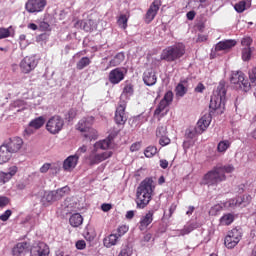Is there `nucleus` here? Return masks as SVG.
<instances>
[{
    "label": "nucleus",
    "instance_id": "obj_1",
    "mask_svg": "<svg viewBox=\"0 0 256 256\" xmlns=\"http://www.w3.org/2000/svg\"><path fill=\"white\" fill-rule=\"evenodd\" d=\"M154 189L153 178H146L140 183L136 191L135 202L137 209H145L151 203Z\"/></svg>",
    "mask_w": 256,
    "mask_h": 256
},
{
    "label": "nucleus",
    "instance_id": "obj_2",
    "mask_svg": "<svg viewBox=\"0 0 256 256\" xmlns=\"http://www.w3.org/2000/svg\"><path fill=\"white\" fill-rule=\"evenodd\" d=\"M113 142V137L108 136L104 140H100L94 144V149L92 153L89 155L88 160L90 165H99V163H103V161H107L110 157H113V152L106 151L102 153H97L99 149L105 151L111 147V143Z\"/></svg>",
    "mask_w": 256,
    "mask_h": 256
},
{
    "label": "nucleus",
    "instance_id": "obj_3",
    "mask_svg": "<svg viewBox=\"0 0 256 256\" xmlns=\"http://www.w3.org/2000/svg\"><path fill=\"white\" fill-rule=\"evenodd\" d=\"M227 95V89L225 88V82H220L216 93L211 96L210 99V112L209 115H221L225 111V97Z\"/></svg>",
    "mask_w": 256,
    "mask_h": 256
},
{
    "label": "nucleus",
    "instance_id": "obj_4",
    "mask_svg": "<svg viewBox=\"0 0 256 256\" xmlns=\"http://www.w3.org/2000/svg\"><path fill=\"white\" fill-rule=\"evenodd\" d=\"M249 80L245 78V74L241 71L232 72L230 83L237 85L240 89H243L245 93L250 91L252 87H256V67L249 71Z\"/></svg>",
    "mask_w": 256,
    "mask_h": 256
},
{
    "label": "nucleus",
    "instance_id": "obj_5",
    "mask_svg": "<svg viewBox=\"0 0 256 256\" xmlns=\"http://www.w3.org/2000/svg\"><path fill=\"white\" fill-rule=\"evenodd\" d=\"M227 180V176L221 172V169L214 167L208 171L202 178V185H208V187H215L219 183Z\"/></svg>",
    "mask_w": 256,
    "mask_h": 256
},
{
    "label": "nucleus",
    "instance_id": "obj_6",
    "mask_svg": "<svg viewBox=\"0 0 256 256\" xmlns=\"http://www.w3.org/2000/svg\"><path fill=\"white\" fill-rule=\"evenodd\" d=\"M185 55V45L178 43L164 49L161 54V59L164 61H175Z\"/></svg>",
    "mask_w": 256,
    "mask_h": 256
},
{
    "label": "nucleus",
    "instance_id": "obj_7",
    "mask_svg": "<svg viewBox=\"0 0 256 256\" xmlns=\"http://www.w3.org/2000/svg\"><path fill=\"white\" fill-rule=\"evenodd\" d=\"M64 127L65 119L59 115L51 116L46 122V131H48L50 135H59V133L63 131Z\"/></svg>",
    "mask_w": 256,
    "mask_h": 256
},
{
    "label": "nucleus",
    "instance_id": "obj_8",
    "mask_svg": "<svg viewBox=\"0 0 256 256\" xmlns=\"http://www.w3.org/2000/svg\"><path fill=\"white\" fill-rule=\"evenodd\" d=\"M241 237H243L241 229L234 228L230 230L224 240L225 247H227V249L237 247V245H239V241H241Z\"/></svg>",
    "mask_w": 256,
    "mask_h": 256
},
{
    "label": "nucleus",
    "instance_id": "obj_9",
    "mask_svg": "<svg viewBox=\"0 0 256 256\" xmlns=\"http://www.w3.org/2000/svg\"><path fill=\"white\" fill-rule=\"evenodd\" d=\"M47 7V0H28L25 9L28 13H41Z\"/></svg>",
    "mask_w": 256,
    "mask_h": 256
},
{
    "label": "nucleus",
    "instance_id": "obj_10",
    "mask_svg": "<svg viewBox=\"0 0 256 256\" xmlns=\"http://www.w3.org/2000/svg\"><path fill=\"white\" fill-rule=\"evenodd\" d=\"M127 103L125 102H118V106L115 111L114 121L116 125H125L127 123Z\"/></svg>",
    "mask_w": 256,
    "mask_h": 256
},
{
    "label": "nucleus",
    "instance_id": "obj_11",
    "mask_svg": "<svg viewBox=\"0 0 256 256\" xmlns=\"http://www.w3.org/2000/svg\"><path fill=\"white\" fill-rule=\"evenodd\" d=\"M161 5H162L161 0H154L151 3L144 17V21L145 23H147V25H149V23H151L155 19V17H157V13H159V9H161Z\"/></svg>",
    "mask_w": 256,
    "mask_h": 256
},
{
    "label": "nucleus",
    "instance_id": "obj_12",
    "mask_svg": "<svg viewBox=\"0 0 256 256\" xmlns=\"http://www.w3.org/2000/svg\"><path fill=\"white\" fill-rule=\"evenodd\" d=\"M75 29H82L86 33H91L97 29V22L89 18L87 20H78L74 23Z\"/></svg>",
    "mask_w": 256,
    "mask_h": 256
},
{
    "label": "nucleus",
    "instance_id": "obj_13",
    "mask_svg": "<svg viewBox=\"0 0 256 256\" xmlns=\"http://www.w3.org/2000/svg\"><path fill=\"white\" fill-rule=\"evenodd\" d=\"M127 70L123 68H116L110 71L108 75V80L110 81L111 85H119L123 79H125V74Z\"/></svg>",
    "mask_w": 256,
    "mask_h": 256
},
{
    "label": "nucleus",
    "instance_id": "obj_14",
    "mask_svg": "<svg viewBox=\"0 0 256 256\" xmlns=\"http://www.w3.org/2000/svg\"><path fill=\"white\" fill-rule=\"evenodd\" d=\"M171 103H173V91H168L165 93L163 99L158 104L154 115H161V112L165 111V109H167Z\"/></svg>",
    "mask_w": 256,
    "mask_h": 256
},
{
    "label": "nucleus",
    "instance_id": "obj_15",
    "mask_svg": "<svg viewBox=\"0 0 256 256\" xmlns=\"http://www.w3.org/2000/svg\"><path fill=\"white\" fill-rule=\"evenodd\" d=\"M49 246L45 242H38L30 249L31 256H49Z\"/></svg>",
    "mask_w": 256,
    "mask_h": 256
},
{
    "label": "nucleus",
    "instance_id": "obj_16",
    "mask_svg": "<svg viewBox=\"0 0 256 256\" xmlns=\"http://www.w3.org/2000/svg\"><path fill=\"white\" fill-rule=\"evenodd\" d=\"M155 215V210H149L144 216L140 218L138 229L141 231H147L149 225L153 223V217Z\"/></svg>",
    "mask_w": 256,
    "mask_h": 256
},
{
    "label": "nucleus",
    "instance_id": "obj_17",
    "mask_svg": "<svg viewBox=\"0 0 256 256\" xmlns=\"http://www.w3.org/2000/svg\"><path fill=\"white\" fill-rule=\"evenodd\" d=\"M211 114H205L198 120L197 125L195 127V132L198 135H201L204 131L207 130V127L211 125Z\"/></svg>",
    "mask_w": 256,
    "mask_h": 256
},
{
    "label": "nucleus",
    "instance_id": "obj_18",
    "mask_svg": "<svg viewBox=\"0 0 256 256\" xmlns=\"http://www.w3.org/2000/svg\"><path fill=\"white\" fill-rule=\"evenodd\" d=\"M93 123H95V117H84L76 124V129L77 131H80V133H87Z\"/></svg>",
    "mask_w": 256,
    "mask_h": 256
},
{
    "label": "nucleus",
    "instance_id": "obj_19",
    "mask_svg": "<svg viewBox=\"0 0 256 256\" xmlns=\"http://www.w3.org/2000/svg\"><path fill=\"white\" fill-rule=\"evenodd\" d=\"M18 171L19 168L16 165L10 166L8 168V172L0 171V183L3 185H5V183H9V181L17 175Z\"/></svg>",
    "mask_w": 256,
    "mask_h": 256
},
{
    "label": "nucleus",
    "instance_id": "obj_20",
    "mask_svg": "<svg viewBox=\"0 0 256 256\" xmlns=\"http://www.w3.org/2000/svg\"><path fill=\"white\" fill-rule=\"evenodd\" d=\"M78 163H79L78 155L68 156L63 162V169L64 171H68V173H71V171H73V169L77 167Z\"/></svg>",
    "mask_w": 256,
    "mask_h": 256
},
{
    "label": "nucleus",
    "instance_id": "obj_21",
    "mask_svg": "<svg viewBox=\"0 0 256 256\" xmlns=\"http://www.w3.org/2000/svg\"><path fill=\"white\" fill-rule=\"evenodd\" d=\"M31 245L28 242H20L17 243L13 248H12V255L13 256H21V255H26L29 253Z\"/></svg>",
    "mask_w": 256,
    "mask_h": 256
},
{
    "label": "nucleus",
    "instance_id": "obj_22",
    "mask_svg": "<svg viewBox=\"0 0 256 256\" xmlns=\"http://www.w3.org/2000/svg\"><path fill=\"white\" fill-rule=\"evenodd\" d=\"M5 145L12 153H17L23 147V139L21 137H12Z\"/></svg>",
    "mask_w": 256,
    "mask_h": 256
},
{
    "label": "nucleus",
    "instance_id": "obj_23",
    "mask_svg": "<svg viewBox=\"0 0 256 256\" xmlns=\"http://www.w3.org/2000/svg\"><path fill=\"white\" fill-rule=\"evenodd\" d=\"M143 81L145 85L151 87L157 83V76L155 75V71L153 68H148L143 74Z\"/></svg>",
    "mask_w": 256,
    "mask_h": 256
},
{
    "label": "nucleus",
    "instance_id": "obj_24",
    "mask_svg": "<svg viewBox=\"0 0 256 256\" xmlns=\"http://www.w3.org/2000/svg\"><path fill=\"white\" fill-rule=\"evenodd\" d=\"M235 45H237V40L228 39L218 42L215 49L216 51H231V48Z\"/></svg>",
    "mask_w": 256,
    "mask_h": 256
},
{
    "label": "nucleus",
    "instance_id": "obj_25",
    "mask_svg": "<svg viewBox=\"0 0 256 256\" xmlns=\"http://www.w3.org/2000/svg\"><path fill=\"white\" fill-rule=\"evenodd\" d=\"M13 152L10 151L9 147L5 144L0 146V165H3L4 163H8V161L11 159V155Z\"/></svg>",
    "mask_w": 256,
    "mask_h": 256
},
{
    "label": "nucleus",
    "instance_id": "obj_26",
    "mask_svg": "<svg viewBox=\"0 0 256 256\" xmlns=\"http://www.w3.org/2000/svg\"><path fill=\"white\" fill-rule=\"evenodd\" d=\"M133 86L132 84H126L125 87L123 88V92L120 95V103H126L129 99V97H131V95H133Z\"/></svg>",
    "mask_w": 256,
    "mask_h": 256
},
{
    "label": "nucleus",
    "instance_id": "obj_27",
    "mask_svg": "<svg viewBox=\"0 0 256 256\" xmlns=\"http://www.w3.org/2000/svg\"><path fill=\"white\" fill-rule=\"evenodd\" d=\"M117 241H119V236L117 234H110L103 239V245L109 249L117 245Z\"/></svg>",
    "mask_w": 256,
    "mask_h": 256
},
{
    "label": "nucleus",
    "instance_id": "obj_28",
    "mask_svg": "<svg viewBox=\"0 0 256 256\" xmlns=\"http://www.w3.org/2000/svg\"><path fill=\"white\" fill-rule=\"evenodd\" d=\"M251 7V0H242L234 5V9L237 13H243L246 9Z\"/></svg>",
    "mask_w": 256,
    "mask_h": 256
},
{
    "label": "nucleus",
    "instance_id": "obj_29",
    "mask_svg": "<svg viewBox=\"0 0 256 256\" xmlns=\"http://www.w3.org/2000/svg\"><path fill=\"white\" fill-rule=\"evenodd\" d=\"M69 223L71 227H80V225H83V216L79 213H75L70 217Z\"/></svg>",
    "mask_w": 256,
    "mask_h": 256
},
{
    "label": "nucleus",
    "instance_id": "obj_30",
    "mask_svg": "<svg viewBox=\"0 0 256 256\" xmlns=\"http://www.w3.org/2000/svg\"><path fill=\"white\" fill-rule=\"evenodd\" d=\"M45 125V117L40 116L37 117L29 122V127H32V129H41Z\"/></svg>",
    "mask_w": 256,
    "mask_h": 256
},
{
    "label": "nucleus",
    "instance_id": "obj_31",
    "mask_svg": "<svg viewBox=\"0 0 256 256\" xmlns=\"http://www.w3.org/2000/svg\"><path fill=\"white\" fill-rule=\"evenodd\" d=\"M185 83H187V81H180L176 88H175V93H176V97H185V95L187 94V88L185 87Z\"/></svg>",
    "mask_w": 256,
    "mask_h": 256
},
{
    "label": "nucleus",
    "instance_id": "obj_32",
    "mask_svg": "<svg viewBox=\"0 0 256 256\" xmlns=\"http://www.w3.org/2000/svg\"><path fill=\"white\" fill-rule=\"evenodd\" d=\"M236 199L238 201V207H247L251 203V195L248 194L238 196Z\"/></svg>",
    "mask_w": 256,
    "mask_h": 256
},
{
    "label": "nucleus",
    "instance_id": "obj_33",
    "mask_svg": "<svg viewBox=\"0 0 256 256\" xmlns=\"http://www.w3.org/2000/svg\"><path fill=\"white\" fill-rule=\"evenodd\" d=\"M85 139H89V141H95L99 137V132L95 130V128L90 127L87 132H84Z\"/></svg>",
    "mask_w": 256,
    "mask_h": 256
},
{
    "label": "nucleus",
    "instance_id": "obj_34",
    "mask_svg": "<svg viewBox=\"0 0 256 256\" xmlns=\"http://www.w3.org/2000/svg\"><path fill=\"white\" fill-rule=\"evenodd\" d=\"M229 147H231V141L222 140L217 145V151L218 153H225Z\"/></svg>",
    "mask_w": 256,
    "mask_h": 256
},
{
    "label": "nucleus",
    "instance_id": "obj_35",
    "mask_svg": "<svg viewBox=\"0 0 256 256\" xmlns=\"http://www.w3.org/2000/svg\"><path fill=\"white\" fill-rule=\"evenodd\" d=\"M233 221H235V216L231 213L224 214L220 218V224L221 225H231V223H233Z\"/></svg>",
    "mask_w": 256,
    "mask_h": 256
},
{
    "label": "nucleus",
    "instance_id": "obj_36",
    "mask_svg": "<svg viewBox=\"0 0 256 256\" xmlns=\"http://www.w3.org/2000/svg\"><path fill=\"white\" fill-rule=\"evenodd\" d=\"M129 21V18L125 14H121L117 20V24L120 27V29H127V22Z\"/></svg>",
    "mask_w": 256,
    "mask_h": 256
},
{
    "label": "nucleus",
    "instance_id": "obj_37",
    "mask_svg": "<svg viewBox=\"0 0 256 256\" xmlns=\"http://www.w3.org/2000/svg\"><path fill=\"white\" fill-rule=\"evenodd\" d=\"M145 157L151 159V157H155L157 155V147L155 146H148L144 151Z\"/></svg>",
    "mask_w": 256,
    "mask_h": 256
},
{
    "label": "nucleus",
    "instance_id": "obj_38",
    "mask_svg": "<svg viewBox=\"0 0 256 256\" xmlns=\"http://www.w3.org/2000/svg\"><path fill=\"white\" fill-rule=\"evenodd\" d=\"M55 192L58 199H61V197H65V195H69V193L71 192V188H69V186H64Z\"/></svg>",
    "mask_w": 256,
    "mask_h": 256
},
{
    "label": "nucleus",
    "instance_id": "obj_39",
    "mask_svg": "<svg viewBox=\"0 0 256 256\" xmlns=\"http://www.w3.org/2000/svg\"><path fill=\"white\" fill-rule=\"evenodd\" d=\"M11 31H13V26H9L8 28H0V39H7L11 35Z\"/></svg>",
    "mask_w": 256,
    "mask_h": 256
},
{
    "label": "nucleus",
    "instance_id": "obj_40",
    "mask_svg": "<svg viewBox=\"0 0 256 256\" xmlns=\"http://www.w3.org/2000/svg\"><path fill=\"white\" fill-rule=\"evenodd\" d=\"M251 55H252L251 47H244L242 49V60L243 61H250Z\"/></svg>",
    "mask_w": 256,
    "mask_h": 256
},
{
    "label": "nucleus",
    "instance_id": "obj_41",
    "mask_svg": "<svg viewBox=\"0 0 256 256\" xmlns=\"http://www.w3.org/2000/svg\"><path fill=\"white\" fill-rule=\"evenodd\" d=\"M45 199L48 203H51L53 201H57L59 200L58 196H57V192L55 191H50L45 195Z\"/></svg>",
    "mask_w": 256,
    "mask_h": 256
},
{
    "label": "nucleus",
    "instance_id": "obj_42",
    "mask_svg": "<svg viewBox=\"0 0 256 256\" xmlns=\"http://www.w3.org/2000/svg\"><path fill=\"white\" fill-rule=\"evenodd\" d=\"M221 211H223V206L221 204H216L210 209L209 215H219Z\"/></svg>",
    "mask_w": 256,
    "mask_h": 256
},
{
    "label": "nucleus",
    "instance_id": "obj_43",
    "mask_svg": "<svg viewBox=\"0 0 256 256\" xmlns=\"http://www.w3.org/2000/svg\"><path fill=\"white\" fill-rule=\"evenodd\" d=\"M167 136V126H158L156 129V137H165Z\"/></svg>",
    "mask_w": 256,
    "mask_h": 256
},
{
    "label": "nucleus",
    "instance_id": "obj_44",
    "mask_svg": "<svg viewBox=\"0 0 256 256\" xmlns=\"http://www.w3.org/2000/svg\"><path fill=\"white\" fill-rule=\"evenodd\" d=\"M216 167L221 170L222 175H225V173H233V171H235V168L233 167V165L216 166Z\"/></svg>",
    "mask_w": 256,
    "mask_h": 256
},
{
    "label": "nucleus",
    "instance_id": "obj_45",
    "mask_svg": "<svg viewBox=\"0 0 256 256\" xmlns=\"http://www.w3.org/2000/svg\"><path fill=\"white\" fill-rule=\"evenodd\" d=\"M127 231H129V226L127 225H121L117 228V237L119 239V237H123V235H125V233H127Z\"/></svg>",
    "mask_w": 256,
    "mask_h": 256
},
{
    "label": "nucleus",
    "instance_id": "obj_46",
    "mask_svg": "<svg viewBox=\"0 0 256 256\" xmlns=\"http://www.w3.org/2000/svg\"><path fill=\"white\" fill-rule=\"evenodd\" d=\"M171 144V139L169 137L166 136H161L159 138V145H161V147H167V145Z\"/></svg>",
    "mask_w": 256,
    "mask_h": 256
},
{
    "label": "nucleus",
    "instance_id": "obj_47",
    "mask_svg": "<svg viewBox=\"0 0 256 256\" xmlns=\"http://www.w3.org/2000/svg\"><path fill=\"white\" fill-rule=\"evenodd\" d=\"M191 231H193L192 225L184 226V228L179 231L178 235L183 237L185 235H189V233H191Z\"/></svg>",
    "mask_w": 256,
    "mask_h": 256
},
{
    "label": "nucleus",
    "instance_id": "obj_48",
    "mask_svg": "<svg viewBox=\"0 0 256 256\" xmlns=\"http://www.w3.org/2000/svg\"><path fill=\"white\" fill-rule=\"evenodd\" d=\"M49 169L51 170H55L57 169L55 166H53V164L51 163H45L41 168H40V173H47L49 171Z\"/></svg>",
    "mask_w": 256,
    "mask_h": 256
},
{
    "label": "nucleus",
    "instance_id": "obj_49",
    "mask_svg": "<svg viewBox=\"0 0 256 256\" xmlns=\"http://www.w3.org/2000/svg\"><path fill=\"white\" fill-rule=\"evenodd\" d=\"M224 207H229L230 209H233V207H239V203L237 198L236 199H230L224 204Z\"/></svg>",
    "mask_w": 256,
    "mask_h": 256
},
{
    "label": "nucleus",
    "instance_id": "obj_50",
    "mask_svg": "<svg viewBox=\"0 0 256 256\" xmlns=\"http://www.w3.org/2000/svg\"><path fill=\"white\" fill-rule=\"evenodd\" d=\"M125 61V54L123 53H118L115 58H114V63H116L117 65H121V63H123Z\"/></svg>",
    "mask_w": 256,
    "mask_h": 256
},
{
    "label": "nucleus",
    "instance_id": "obj_51",
    "mask_svg": "<svg viewBox=\"0 0 256 256\" xmlns=\"http://www.w3.org/2000/svg\"><path fill=\"white\" fill-rule=\"evenodd\" d=\"M13 215V211L6 210L2 215H0V221H9V217Z\"/></svg>",
    "mask_w": 256,
    "mask_h": 256
},
{
    "label": "nucleus",
    "instance_id": "obj_52",
    "mask_svg": "<svg viewBox=\"0 0 256 256\" xmlns=\"http://www.w3.org/2000/svg\"><path fill=\"white\" fill-rule=\"evenodd\" d=\"M118 256H131V248L129 246H124Z\"/></svg>",
    "mask_w": 256,
    "mask_h": 256
},
{
    "label": "nucleus",
    "instance_id": "obj_53",
    "mask_svg": "<svg viewBox=\"0 0 256 256\" xmlns=\"http://www.w3.org/2000/svg\"><path fill=\"white\" fill-rule=\"evenodd\" d=\"M251 43H253V39H251V37H244L241 40L242 47H251Z\"/></svg>",
    "mask_w": 256,
    "mask_h": 256
},
{
    "label": "nucleus",
    "instance_id": "obj_54",
    "mask_svg": "<svg viewBox=\"0 0 256 256\" xmlns=\"http://www.w3.org/2000/svg\"><path fill=\"white\" fill-rule=\"evenodd\" d=\"M40 31H51V25L49 23L42 21L39 25Z\"/></svg>",
    "mask_w": 256,
    "mask_h": 256
},
{
    "label": "nucleus",
    "instance_id": "obj_55",
    "mask_svg": "<svg viewBox=\"0 0 256 256\" xmlns=\"http://www.w3.org/2000/svg\"><path fill=\"white\" fill-rule=\"evenodd\" d=\"M9 204V198L5 196H0V209L7 207Z\"/></svg>",
    "mask_w": 256,
    "mask_h": 256
},
{
    "label": "nucleus",
    "instance_id": "obj_56",
    "mask_svg": "<svg viewBox=\"0 0 256 256\" xmlns=\"http://www.w3.org/2000/svg\"><path fill=\"white\" fill-rule=\"evenodd\" d=\"M193 145H195V140L188 139L183 142V148L185 150L190 149V147H193Z\"/></svg>",
    "mask_w": 256,
    "mask_h": 256
},
{
    "label": "nucleus",
    "instance_id": "obj_57",
    "mask_svg": "<svg viewBox=\"0 0 256 256\" xmlns=\"http://www.w3.org/2000/svg\"><path fill=\"white\" fill-rule=\"evenodd\" d=\"M87 247V243L85 240H78L76 242V249H79L80 251H83Z\"/></svg>",
    "mask_w": 256,
    "mask_h": 256
},
{
    "label": "nucleus",
    "instance_id": "obj_58",
    "mask_svg": "<svg viewBox=\"0 0 256 256\" xmlns=\"http://www.w3.org/2000/svg\"><path fill=\"white\" fill-rule=\"evenodd\" d=\"M195 135H198L197 132L195 131V128H194V130L186 131V139L193 140V139H195Z\"/></svg>",
    "mask_w": 256,
    "mask_h": 256
},
{
    "label": "nucleus",
    "instance_id": "obj_59",
    "mask_svg": "<svg viewBox=\"0 0 256 256\" xmlns=\"http://www.w3.org/2000/svg\"><path fill=\"white\" fill-rule=\"evenodd\" d=\"M20 71H22V73H31L33 68L31 65H20Z\"/></svg>",
    "mask_w": 256,
    "mask_h": 256
},
{
    "label": "nucleus",
    "instance_id": "obj_60",
    "mask_svg": "<svg viewBox=\"0 0 256 256\" xmlns=\"http://www.w3.org/2000/svg\"><path fill=\"white\" fill-rule=\"evenodd\" d=\"M139 149H141V142H135L130 146V151H132V153L139 151Z\"/></svg>",
    "mask_w": 256,
    "mask_h": 256
},
{
    "label": "nucleus",
    "instance_id": "obj_61",
    "mask_svg": "<svg viewBox=\"0 0 256 256\" xmlns=\"http://www.w3.org/2000/svg\"><path fill=\"white\" fill-rule=\"evenodd\" d=\"M83 153H87V146L86 145H83L82 147H80L77 150L76 154H74V155H77L78 159H79V157H81V155H83Z\"/></svg>",
    "mask_w": 256,
    "mask_h": 256
},
{
    "label": "nucleus",
    "instance_id": "obj_62",
    "mask_svg": "<svg viewBox=\"0 0 256 256\" xmlns=\"http://www.w3.org/2000/svg\"><path fill=\"white\" fill-rule=\"evenodd\" d=\"M195 93H203L205 91V85L203 83H198V85L194 89Z\"/></svg>",
    "mask_w": 256,
    "mask_h": 256
},
{
    "label": "nucleus",
    "instance_id": "obj_63",
    "mask_svg": "<svg viewBox=\"0 0 256 256\" xmlns=\"http://www.w3.org/2000/svg\"><path fill=\"white\" fill-rule=\"evenodd\" d=\"M91 63V59L89 57H83L80 59L78 65H89Z\"/></svg>",
    "mask_w": 256,
    "mask_h": 256
},
{
    "label": "nucleus",
    "instance_id": "obj_64",
    "mask_svg": "<svg viewBox=\"0 0 256 256\" xmlns=\"http://www.w3.org/2000/svg\"><path fill=\"white\" fill-rule=\"evenodd\" d=\"M160 167L162 169H167V167H169V161H167L166 159L160 160Z\"/></svg>",
    "mask_w": 256,
    "mask_h": 256
}]
</instances>
